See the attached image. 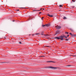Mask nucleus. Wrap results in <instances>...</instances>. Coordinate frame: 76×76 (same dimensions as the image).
<instances>
[{
  "label": "nucleus",
  "instance_id": "9d476101",
  "mask_svg": "<svg viewBox=\"0 0 76 76\" xmlns=\"http://www.w3.org/2000/svg\"><path fill=\"white\" fill-rule=\"evenodd\" d=\"M65 34H69V33L68 32H65Z\"/></svg>",
  "mask_w": 76,
  "mask_h": 76
},
{
  "label": "nucleus",
  "instance_id": "412c9836",
  "mask_svg": "<svg viewBox=\"0 0 76 76\" xmlns=\"http://www.w3.org/2000/svg\"><path fill=\"white\" fill-rule=\"evenodd\" d=\"M43 57H44V56H43Z\"/></svg>",
  "mask_w": 76,
  "mask_h": 76
},
{
  "label": "nucleus",
  "instance_id": "f3484780",
  "mask_svg": "<svg viewBox=\"0 0 76 76\" xmlns=\"http://www.w3.org/2000/svg\"><path fill=\"white\" fill-rule=\"evenodd\" d=\"M40 10H42V8H41V9H40Z\"/></svg>",
  "mask_w": 76,
  "mask_h": 76
},
{
  "label": "nucleus",
  "instance_id": "aec40b11",
  "mask_svg": "<svg viewBox=\"0 0 76 76\" xmlns=\"http://www.w3.org/2000/svg\"><path fill=\"white\" fill-rule=\"evenodd\" d=\"M35 10H34V11H35Z\"/></svg>",
  "mask_w": 76,
  "mask_h": 76
},
{
  "label": "nucleus",
  "instance_id": "9b49d317",
  "mask_svg": "<svg viewBox=\"0 0 76 76\" xmlns=\"http://www.w3.org/2000/svg\"><path fill=\"white\" fill-rule=\"evenodd\" d=\"M69 34H70V35H72V33H69Z\"/></svg>",
  "mask_w": 76,
  "mask_h": 76
},
{
  "label": "nucleus",
  "instance_id": "2eb2a0df",
  "mask_svg": "<svg viewBox=\"0 0 76 76\" xmlns=\"http://www.w3.org/2000/svg\"><path fill=\"white\" fill-rule=\"evenodd\" d=\"M19 10H17V11H19Z\"/></svg>",
  "mask_w": 76,
  "mask_h": 76
},
{
  "label": "nucleus",
  "instance_id": "dca6fc26",
  "mask_svg": "<svg viewBox=\"0 0 76 76\" xmlns=\"http://www.w3.org/2000/svg\"><path fill=\"white\" fill-rule=\"evenodd\" d=\"M39 13H41V12H39Z\"/></svg>",
  "mask_w": 76,
  "mask_h": 76
},
{
  "label": "nucleus",
  "instance_id": "f03ea898",
  "mask_svg": "<svg viewBox=\"0 0 76 76\" xmlns=\"http://www.w3.org/2000/svg\"><path fill=\"white\" fill-rule=\"evenodd\" d=\"M48 16H49L50 17H53V16L52 15H50V14H48Z\"/></svg>",
  "mask_w": 76,
  "mask_h": 76
},
{
  "label": "nucleus",
  "instance_id": "6ab92c4d",
  "mask_svg": "<svg viewBox=\"0 0 76 76\" xmlns=\"http://www.w3.org/2000/svg\"><path fill=\"white\" fill-rule=\"evenodd\" d=\"M43 10H44V9H43Z\"/></svg>",
  "mask_w": 76,
  "mask_h": 76
},
{
  "label": "nucleus",
  "instance_id": "1a4fd4ad",
  "mask_svg": "<svg viewBox=\"0 0 76 76\" xmlns=\"http://www.w3.org/2000/svg\"><path fill=\"white\" fill-rule=\"evenodd\" d=\"M64 37L65 38H67V37H65V36H64Z\"/></svg>",
  "mask_w": 76,
  "mask_h": 76
},
{
  "label": "nucleus",
  "instance_id": "7ed1b4c3",
  "mask_svg": "<svg viewBox=\"0 0 76 76\" xmlns=\"http://www.w3.org/2000/svg\"><path fill=\"white\" fill-rule=\"evenodd\" d=\"M60 39H61V40H63V37H60Z\"/></svg>",
  "mask_w": 76,
  "mask_h": 76
},
{
  "label": "nucleus",
  "instance_id": "20e7f679",
  "mask_svg": "<svg viewBox=\"0 0 76 76\" xmlns=\"http://www.w3.org/2000/svg\"><path fill=\"white\" fill-rule=\"evenodd\" d=\"M55 38H57V39H60V37H56Z\"/></svg>",
  "mask_w": 76,
  "mask_h": 76
},
{
  "label": "nucleus",
  "instance_id": "f8f14e48",
  "mask_svg": "<svg viewBox=\"0 0 76 76\" xmlns=\"http://www.w3.org/2000/svg\"><path fill=\"white\" fill-rule=\"evenodd\" d=\"M19 44H22V43H21V42H19Z\"/></svg>",
  "mask_w": 76,
  "mask_h": 76
},
{
  "label": "nucleus",
  "instance_id": "ddd939ff",
  "mask_svg": "<svg viewBox=\"0 0 76 76\" xmlns=\"http://www.w3.org/2000/svg\"><path fill=\"white\" fill-rule=\"evenodd\" d=\"M43 26H45V25H44Z\"/></svg>",
  "mask_w": 76,
  "mask_h": 76
},
{
  "label": "nucleus",
  "instance_id": "39448f33",
  "mask_svg": "<svg viewBox=\"0 0 76 76\" xmlns=\"http://www.w3.org/2000/svg\"><path fill=\"white\" fill-rule=\"evenodd\" d=\"M58 29H60V28H61V27L60 26H58Z\"/></svg>",
  "mask_w": 76,
  "mask_h": 76
},
{
  "label": "nucleus",
  "instance_id": "6e6552de",
  "mask_svg": "<svg viewBox=\"0 0 76 76\" xmlns=\"http://www.w3.org/2000/svg\"><path fill=\"white\" fill-rule=\"evenodd\" d=\"M62 6V5H59V7H61Z\"/></svg>",
  "mask_w": 76,
  "mask_h": 76
},
{
  "label": "nucleus",
  "instance_id": "4468645a",
  "mask_svg": "<svg viewBox=\"0 0 76 76\" xmlns=\"http://www.w3.org/2000/svg\"><path fill=\"white\" fill-rule=\"evenodd\" d=\"M69 35H67V37H69Z\"/></svg>",
  "mask_w": 76,
  "mask_h": 76
},
{
  "label": "nucleus",
  "instance_id": "f257e3e1",
  "mask_svg": "<svg viewBox=\"0 0 76 76\" xmlns=\"http://www.w3.org/2000/svg\"><path fill=\"white\" fill-rule=\"evenodd\" d=\"M48 68L50 69H56L57 68L56 67H53L52 66H49Z\"/></svg>",
  "mask_w": 76,
  "mask_h": 76
},
{
  "label": "nucleus",
  "instance_id": "0eeeda50",
  "mask_svg": "<svg viewBox=\"0 0 76 76\" xmlns=\"http://www.w3.org/2000/svg\"><path fill=\"white\" fill-rule=\"evenodd\" d=\"M72 1H73V2H75V0H72Z\"/></svg>",
  "mask_w": 76,
  "mask_h": 76
},
{
  "label": "nucleus",
  "instance_id": "423d86ee",
  "mask_svg": "<svg viewBox=\"0 0 76 76\" xmlns=\"http://www.w3.org/2000/svg\"><path fill=\"white\" fill-rule=\"evenodd\" d=\"M63 19H67V18L66 17H64L63 18Z\"/></svg>",
  "mask_w": 76,
  "mask_h": 76
},
{
  "label": "nucleus",
  "instance_id": "a211bd4d",
  "mask_svg": "<svg viewBox=\"0 0 76 76\" xmlns=\"http://www.w3.org/2000/svg\"><path fill=\"white\" fill-rule=\"evenodd\" d=\"M42 18H43V17H42Z\"/></svg>",
  "mask_w": 76,
  "mask_h": 76
}]
</instances>
